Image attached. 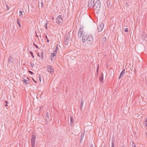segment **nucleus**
Masks as SVG:
<instances>
[{
    "instance_id": "f257e3e1",
    "label": "nucleus",
    "mask_w": 147,
    "mask_h": 147,
    "mask_svg": "<svg viewBox=\"0 0 147 147\" xmlns=\"http://www.w3.org/2000/svg\"><path fill=\"white\" fill-rule=\"evenodd\" d=\"M93 9L96 11V13L100 9L101 4L99 0H97L95 2Z\"/></svg>"
},
{
    "instance_id": "f03ea898",
    "label": "nucleus",
    "mask_w": 147,
    "mask_h": 147,
    "mask_svg": "<svg viewBox=\"0 0 147 147\" xmlns=\"http://www.w3.org/2000/svg\"><path fill=\"white\" fill-rule=\"evenodd\" d=\"M87 43L90 45H93L94 42L93 37L92 35L90 34H89L87 37Z\"/></svg>"
},
{
    "instance_id": "7ed1b4c3",
    "label": "nucleus",
    "mask_w": 147,
    "mask_h": 147,
    "mask_svg": "<svg viewBox=\"0 0 147 147\" xmlns=\"http://www.w3.org/2000/svg\"><path fill=\"white\" fill-rule=\"evenodd\" d=\"M35 133H33L32 134V138L31 139V146L32 147H35V140L36 138Z\"/></svg>"
},
{
    "instance_id": "20e7f679",
    "label": "nucleus",
    "mask_w": 147,
    "mask_h": 147,
    "mask_svg": "<svg viewBox=\"0 0 147 147\" xmlns=\"http://www.w3.org/2000/svg\"><path fill=\"white\" fill-rule=\"evenodd\" d=\"M56 23L59 25H61L63 22V20L61 15H59L57 16L56 19Z\"/></svg>"
},
{
    "instance_id": "39448f33",
    "label": "nucleus",
    "mask_w": 147,
    "mask_h": 147,
    "mask_svg": "<svg viewBox=\"0 0 147 147\" xmlns=\"http://www.w3.org/2000/svg\"><path fill=\"white\" fill-rule=\"evenodd\" d=\"M94 0H89L88 1V6L89 9H93L95 3Z\"/></svg>"
},
{
    "instance_id": "423d86ee",
    "label": "nucleus",
    "mask_w": 147,
    "mask_h": 147,
    "mask_svg": "<svg viewBox=\"0 0 147 147\" xmlns=\"http://www.w3.org/2000/svg\"><path fill=\"white\" fill-rule=\"evenodd\" d=\"M73 33L71 32H68L67 34H66L65 38L69 40L70 39L71 40H72Z\"/></svg>"
},
{
    "instance_id": "0eeeda50",
    "label": "nucleus",
    "mask_w": 147,
    "mask_h": 147,
    "mask_svg": "<svg viewBox=\"0 0 147 147\" xmlns=\"http://www.w3.org/2000/svg\"><path fill=\"white\" fill-rule=\"evenodd\" d=\"M47 70L50 73V74H52L54 71V70L53 69V67L50 65H49L47 66Z\"/></svg>"
},
{
    "instance_id": "6e6552de",
    "label": "nucleus",
    "mask_w": 147,
    "mask_h": 147,
    "mask_svg": "<svg viewBox=\"0 0 147 147\" xmlns=\"http://www.w3.org/2000/svg\"><path fill=\"white\" fill-rule=\"evenodd\" d=\"M104 26V24L103 23H101L98 26L97 28V30L99 32H101Z\"/></svg>"
},
{
    "instance_id": "1a4fd4ad",
    "label": "nucleus",
    "mask_w": 147,
    "mask_h": 147,
    "mask_svg": "<svg viewBox=\"0 0 147 147\" xmlns=\"http://www.w3.org/2000/svg\"><path fill=\"white\" fill-rule=\"evenodd\" d=\"M82 41L83 43L86 40H87V35L85 34H84L82 37Z\"/></svg>"
},
{
    "instance_id": "9d476101",
    "label": "nucleus",
    "mask_w": 147,
    "mask_h": 147,
    "mask_svg": "<svg viewBox=\"0 0 147 147\" xmlns=\"http://www.w3.org/2000/svg\"><path fill=\"white\" fill-rule=\"evenodd\" d=\"M125 69H124L121 73L119 77V79H120L121 78V77H123V75L125 74Z\"/></svg>"
},
{
    "instance_id": "9b49d317",
    "label": "nucleus",
    "mask_w": 147,
    "mask_h": 147,
    "mask_svg": "<svg viewBox=\"0 0 147 147\" xmlns=\"http://www.w3.org/2000/svg\"><path fill=\"white\" fill-rule=\"evenodd\" d=\"M80 30H78V37L79 38H80L81 37L84 32L83 31H80Z\"/></svg>"
},
{
    "instance_id": "f8f14e48",
    "label": "nucleus",
    "mask_w": 147,
    "mask_h": 147,
    "mask_svg": "<svg viewBox=\"0 0 147 147\" xmlns=\"http://www.w3.org/2000/svg\"><path fill=\"white\" fill-rule=\"evenodd\" d=\"M100 81L101 82H102L103 79V74L101 73L99 77Z\"/></svg>"
},
{
    "instance_id": "ddd939ff",
    "label": "nucleus",
    "mask_w": 147,
    "mask_h": 147,
    "mask_svg": "<svg viewBox=\"0 0 147 147\" xmlns=\"http://www.w3.org/2000/svg\"><path fill=\"white\" fill-rule=\"evenodd\" d=\"M69 40L65 38L63 41L64 44L65 45H67L69 43Z\"/></svg>"
},
{
    "instance_id": "4468645a",
    "label": "nucleus",
    "mask_w": 147,
    "mask_h": 147,
    "mask_svg": "<svg viewBox=\"0 0 147 147\" xmlns=\"http://www.w3.org/2000/svg\"><path fill=\"white\" fill-rule=\"evenodd\" d=\"M45 119L46 121L47 122L49 120V116L48 112H47L46 113V116L45 117Z\"/></svg>"
},
{
    "instance_id": "2eb2a0df",
    "label": "nucleus",
    "mask_w": 147,
    "mask_h": 147,
    "mask_svg": "<svg viewBox=\"0 0 147 147\" xmlns=\"http://www.w3.org/2000/svg\"><path fill=\"white\" fill-rule=\"evenodd\" d=\"M107 41V38L106 37H103L102 40V42L103 44H105L106 43Z\"/></svg>"
},
{
    "instance_id": "dca6fc26",
    "label": "nucleus",
    "mask_w": 147,
    "mask_h": 147,
    "mask_svg": "<svg viewBox=\"0 0 147 147\" xmlns=\"http://www.w3.org/2000/svg\"><path fill=\"white\" fill-rule=\"evenodd\" d=\"M20 19L19 18H17V24L18 25V26L20 28L21 27V25L20 23Z\"/></svg>"
},
{
    "instance_id": "f3484780",
    "label": "nucleus",
    "mask_w": 147,
    "mask_h": 147,
    "mask_svg": "<svg viewBox=\"0 0 147 147\" xmlns=\"http://www.w3.org/2000/svg\"><path fill=\"white\" fill-rule=\"evenodd\" d=\"M12 59H13V58L10 55L9 58V59H8L9 62L10 63H13V61L12 60Z\"/></svg>"
},
{
    "instance_id": "a211bd4d",
    "label": "nucleus",
    "mask_w": 147,
    "mask_h": 147,
    "mask_svg": "<svg viewBox=\"0 0 147 147\" xmlns=\"http://www.w3.org/2000/svg\"><path fill=\"white\" fill-rule=\"evenodd\" d=\"M22 81L24 83L26 84H28V82H29V80L25 79L24 80Z\"/></svg>"
},
{
    "instance_id": "6ab92c4d",
    "label": "nucleus",
    "mask_w": 147,
    "mask_h": 147,
    "mask_svg": "<svg viewBox=\"0 0 147 147\" xmlns=\"http://www.w3.org/2000/svg\"><path fill=\"white\" fill-rule=\"evenodd\" d=\"M147 36V34L145 33H143V35L141 37L143 39H145Z\"/></svg>"
},
{
    "instance_id": "aec40b11",
    "label": "nucleus",
    "mask_w": 147,
    "mask_h": 147,
    "mask_svg": "<svg viewBox=\"0 0 147 147\" xmlns=\"http://www.w3.org/2000/svg\"><path fill=\"white\" fill-rule=\"evenodd\" d=\"M82 134L81 135V136H80V143H81L82 142V140H83V136L84 135H83V136H82Z\"/></svg>"
},
{
    "instance_id": "412c9836",
    "label": "nucleus",
    "mask_w": 147,
    "mask_h": 147,
    "mask_svg": "<svg viewBox=\"0 0 147 147\" xmlns=\"http://www.w3.org/2000/svg\"><path fill=\"white\" fill-rule=\"evenodd\" d=\"M41 54V58L42 60L43 59L44 55H43V51H42V52L40 53Z\"/></svg>"
},
{
    "instance_id": "4be33fe9",
    "label": "nucleus",
    "mask_w": 147,
    "mask_h": 147,
    "mask_svg": "<svg viewBox=\"0 0 147 147\" xmlns=\"http://www.w3.org/2000/svg\"><path fill=\"white\" fill-rule=\"evenodd\" d=\"M23 16V12L22 11H20V14L19 16L20 18H22V16Z\"/></svg>"
},
{
    "instance_id": "5701e85b",
    "label": "nucleus",
    "mask_w": 147,
    "mask_h": 147,
    "mask_svg": "<svg viewBox=\"0 0 147 147\" xmlns=\"http://www.w3.org/2000/svg\"><path fill=\"white\" fill-rule=\"evenodd\" d=\"M58 50V47L57 45V46L55 47V51H54L55 53H57V51Z\"/></svg>"
},
{
    "instance_id": "b1692460",
    "label": "nucleus",
    "mask_w": 147,
    "mask_h": 147,
    "mask_svg": "<svg viewBox=\"0 0 147 147\" xmlns=\"http://www.w3.org/2000/svg\"><path fill=\"white\" fill-rule=\"evenodd\" d=\"M70 122L71 123H73L74 122V120L73 119L72 117L70 116Z\"/></svg>"
},
{
    "instance_id": "393cba45",
    "label": "nucleus",
    "mask_w": 147,
    "mask_h": 147,
    "mask_svg": "<svg viewBox=\"0 0 147 147\" xmlns=\"http://www.w3.org/2000/svg\"><path fill=\"white\" fill-rule=\"evenodd\" d=\"M123 30L126 32H127L128 31V28L126 27L123 28Z\"/></svg>"
},
{
    "instance_id": "a878e982",
    "label": "nucleus",
    "mask_w": 147,
    "mask_h": 147,
    "mask_svg": "<svg viewBox=\"0 0 147 147\" xmlns=\"http://www.w3.org/2000/svg\"><path fill=\"white\" fill-rule=\"evenodd\" d=\"M131 143L132 144V147H136L134 141H132L131 142Z\"/></svg>"
},
{
    "instance_id": "bb28decb",
    "label": "nucleus",
    "mask_w": 147,
    "mask_h": 147,
    "mask_svg": "<svg viewBox=\"0 0 147 147\" xmlns=\"http://www.w3.org/2000/svg\"><path fill=\"white\" fill-rule=\"evenodd\" d=\"M45 37L46 38L47 40V42H49V39H48V38L47 37V36L46 34H45Z\"/></svg>"
},
{
    "instance_id": "cd10ccee",
    "label": "nucleus",
    "mask_w": 147,
    "mask_h": 147,
    "mask_svg": "<svg viewBox=\"0 0 147 147\" xmlns=\"http://www.w3.org/2000/svg\"><path fill=\"white\" fill-rule=\"evenodd\" d=\"M29 53L31 54V55L32 57L33 58H34V55L33 54V53L32 52V51H29Z\"/></svg>"
},
{
    "instance_id": "c85d7f7f",
    "label": "nucleus",
    "mask_w": 147,
    "mask_h": 147,
    "mask_svg": "<svg viewBox=\"0 0 147 147\" xmlns=\"http://www.w3.org/2000/svg\"><path fill=\"white\" fill-rule=\"evenodd\" d=\"M56 53H55V52H53V53H51V54L52 55V56H55V57H56Z\"/></svg>"
},
{
    "instance_id": "c756f323",
    "label": "nucleus",
    "mask_w": 147,
    "mask_h": 147,
    "mask_svg": "<svg viewBox=\"0 0 147 147\" xmlns=\"http://www.w3.org/2000/svg\"><path fill=\"white\" fill-rule=\"evenodd\" d=\"M54 57H55L54 56H51V61H53L54 60Z\"/></svg>"
},
{
    "instance_id": "7c9ffc66",
    "label": "nucleus",
    "mask_w": 147,
    "mask_h": 147,
    "mask_svg": "<svg viewBox=\"0 0 147 147\" xmlns=\"http://www.w3.org/2000/svg\"><path fill=\"white\" fill-rule=\"evenodd\" d=\"M5 4L6 5V7L7 8V10H8L9 9V6L5 2Z\"/></svg>"
},
{
    "instance_id": "2f4dec72",
    "label": "nucleus",
    "mask_w": 147,
    "mask_h": 147,
    "mask_svg": "<svg viewBox=\"0 0 147 147\" xmlns=\"http://www.w3.org/2000/svg\"><path fill=\"white\" fill-rule=\"evenodd\" d=\"M83 103H80V109L82 110V107L83 106Z\"/></svg>"
},
{
    "instance_id": "473e14b6",
    "label": "nucleus",
    "mask_w": 147,
    "mask_h": 147,
    "mask_svg": "<svg viewBox=\"0 0 147 147\" xmlns=\"http://www.w3.org/2000/svg\"><path fill=\"white\" fill-rule=\"evenodd\" d=\"M33 45H34L35 46V47L37 49H39V47H38V46L36 45V44H35L34 43H33Z\"/></svg>"
},
{
    "instance_id": "72a5a7b5",
    "label": "nucleus",
    "mask_w": 147,
    "mask_h": 147,
    "mask_svg": "<svg viewBox=\"0 0 147 147\" xmlns=\"http://www.w3.org/2000/svg\"><path fill=\"white\" fill-rule=\"evenodd\" d=\"M28 72L31 75H33L34 74V73L30 71H28Z\"/></svg>"
},
{
    "instance_id": "f704fd0d",
    "label": "nucleus",
    "mask_w": 147,
    "mask_h": 147,
    "mask_svg": "<svg viewBox=\"0 0 147 147\" xmlns=\"http://www.w3.org/2000/svg\"><path fill=\"white\" fill-rule=\"evenodd\" d=\"M111 147H114V141H112V146Z\"/></svg>"
},
{
    "instance_id": "c9c22d12",
    "label": "nucleus",
    "mask_w": 147,
    "mask_h": 147,
    "mask_svg": "<svg viewBox=\"0 0 147 147\" xmlns=\"http://www.w3.org/2000/svg\"><path fill=\"white\" fill-rule=\"evenodd\" d=\"M47 22L45 24V28H46V30H47V28H48L47 27Z\"/></svg>"
},
{
    "instance_id": "e433bc0d",
    "label": "nucleus",
    "mask_w": 147,
    "mask_h": 147,
    "mask_svg": "<svg viewBox=\"0 0 147 147\" xmlns=\"http://www.w3.org/2000/svg\"><path fill=\"white\" fill-rule=\"evenodd\" d=\"M40 5L41 6V8H42L43 7L44 5L43 2H41Z\"/></svg>"
},
{
    "instance_id": "4c0bfd02",
    "label": "nucleus",
    "mask_w": 147,
    "mask_h": 147,
    "mask_svg": "<svg viewBox=\"0 0 147 147\" xmlns=\"http://www.w3.org/2000/svg\"><path fill=\"white\" fill-rule=\"evenodd\" d=\"M83 28V27L82 26H81L80 27V29L79 30H80V31H83L82 30Z\"/></svg>"
},
{
    "instance_id": "58836bf2",
    "label": "nucleus",
    "mask_w": 147,
    "mask_h": 147,
    "mask_svg": "<svg viewBox=\"0 0 147 147\" xmlns=\"http://www.w3.org/2000/svg\"><path fill=\"white\" fill-rule=\"evenodd\" d=\"M145 124L146 126L147 127V118L146 119V121L145 122Z\"/></svg>"
},
{
    "instance_id": "ea45409f",
    "label": "nucleus",
    "mask_w": 147,
    "mask_h": 147,
    "mask_svg": "<svg viewBox=\"0 0 147 147\" xmlns=\"http://www.w3.org/2000/svg\"><path fill=\"white\" fill-rule=\"evenodd\" d=\"M34 65V63H30V66L32 67H33Z\"/></svg>"
},
{
    "instance_id": "a19ab883",
    "label": "nucleus",
    "mask_w": 147,
    "mask_h": 147,
    "mask_svg": "<svg viewBox=\"0 0 147 147\" xmlns=\"http://www.w3.org/2000/svg\"><path fill=\"white\" fill-rule=\"evenodd\" d=\"M125 5H126V7H128L129 6V4L127 3H126L125 4Z\"/></svg>"
},
{
    "instance_id": "79ce46f5",
    "label": "nucleus",
    "mask_w": 147,
    "mask_h": 147,
    "mask_svg": "<svg viewBox=\"0 0 147 147\" xmlns=\"http://www.w3.org/2000/svg\"><path fill=\"white\" fill-rule=\"evenodd\" d=\"M35 33H36V37H37L38 38V35H37V33H36V31H35Z\"/></svg>"
},
{
    "instance_id": "37998d69",
    "label": "nucleus",
    "mask_w": 147,
    "mask_h": 147,
    "mask_svg": "<svg viewBox=\"0 0 147 147\" xmlns=\"http://www.w3.org/2000/svg\"><path fill=\"white\" fill-rule=\"evenodd\" d=\"M39 79L40 81V82L41 81V77L40 76L39 77Z\"/></svg>"
},
{
    "instance_id": "c03bdc74",
    "label": "nucleus",
    "mask_w": 147,
    "mask_h": 147,
    "mask_svg": "<svg viewBox=\"0 0 147 147\" xmlns=\"http://www.w3.org/2000/svg\"><path fill=\"white\" fill-rule=\"evenodd\" d=\"M90 147H93V145L91 144L90 146Z\"/></svg>"
},
{
    "instance_id": "a18cd8bd",
    "label": "nucleus",
    "mask_w": 147,
    "mask_h": 147,
    "mask_svg": "<svg viewBox=\"0 0 147 147\" xmlns=\"http://www.w3.org/2000/svg\"><path fill=\"white\" fill-rule=\"evenodd\" d=\"M81 103H83V99L81 100Z\"/></svg>"
},
{
    "instance_id": "49530a36",
    "label": "nucleus",
    "mask_w": 147,
    "mask_h": 147,
    "mask_svg": "<svg viewBox=\"0 0 147 147\" xmlns=\"http://www.w3.org/2000/svg\"><path fill=\"white\" fill-rule=\"evenodd\" d=\"M32 80H33L36 83H37V82H36V81H35L34 79L33 78H32Z\"/></svg>"
},
{
    "instance_id": "de8ad7c7",
    "label": "nucleus",
    "mask_w": 147,
    "mask_h": 147,
    "mask_svg": "<svg viewBox=\"0 0 147 147\" xmlns=\"http://www.w3.org/2000/svg\"><path fill=\"white\" fill-rule=\"evenodd\" d=\"M42 106H40V110H41V109L42 108Z\"/></svg>"
},
{
    "instance_id": "09e8293b",
    "label": "nucleus",
    "mask_w": 147,
    "mask_h": 147,
    "mask_svg": "<svg viewBox=\"0 0 147 147\" xmlns=\"http://www.w3.org/2000/svg\"><path fill=\"white\" fill-rule=\"evenodd\" d=\"M5 102L6 104H7L8 103L7 101V100L5 101Z\"/></svg>"
},
{
    "instance_id": "8fccbe9b",
    "label": "nucleus",
    "mask_w": 147,
    "mask_h": 147,
    "mask_svg": "<svg viewBox=\"0 0 147 147\" xmlns=\"http://www.w3.org/2000/svg\"><path fill=\"white\" fill-rule=\"evenodd\" d=\"M37 55H38V56L39 57H40V55L39 54V53H38V54H37Z\"/></svg>"
},
{
    "instance_id": "3c124183",
    "label": "nucleus",
    "mask_w": 147,
    "mask_h": 147,
    "mask_svg": "<svg viewBox=\"0 0 147 147\" xmlns=\"http://www.w3.org/2000/svg\"><path fill=\"white\" fill-rule=\"evenodd\" d=\"M7 106H8V105H7V104H5V107H7Z\"/></svg>"
},
{
    "instance_id": "603ef678",
    "label": "nucleus",
    "mask_w": 147,
    "mask_h": 147,
    "mask_svg": "<svg viewBox=\"0 0 147 147\" xmlns=\"http://www.w3.org/2000/svg\"><path fill=\"white\" fill-rule=\"evenodd\" d=\"M97 73H98V69H97Z\"/></svg>"
},
{
    "instance_id": "864d4df0",
    "label": "nucleus",
    "mask_w": 147,
    "mask_h": 147,
    "mask_svg": "<svg viewBox=\"0 0 147 147\" xmlns=\"http://www.w3.org/2000/svg\"><path fill=\"white\" fill-rule=\"evenodd\" d=\"M54 19V18L53 17H52V19L53 20Z\"/></svg>"
},
{
    "instance_id": "5fc2aeb1",
    "label": "nucleus",
    "mask_w": 147,
    "mask_h": 147,
    "mask_svg": "<svg viewBox=\"0 0 147 147\" xmlns=\"http://www.w3.org/2000/svg\"><path fill=\"white\" fill-rule=\"evenodd\" d=\"M99 65H98V67H97V69H99Z\"/></svg>"
},
{
    "instance_id": "6e6d98bb",
    "label": "nucleus",
    "mask_w": 147,
    "mask_h": 147,
    "mask_svg": "<svg viewBox=\"0 0 147 147\" xmlns=\"http://www.w3.org/2000/svg\"><path fill=\"white\" fill-rule=\"evenodd\" d=\"M146 78H147V76ZM146 84H147V80H146Z\"/></svg>"
},
{
    "instance_id": "4d7b16f0",
    "label": "nucleus",
    "mask_w": 147,
    "mask_h": 147,
    "mask_svg": "<svg viewBox=\"0 0 147 147\" xmlns=\"http://www.w3.org/2000/svg\"><path fill=\"white\" fill-rule=\"evenodd\" d=\"M39 36H40V37H41V35H40Z\"/></svg>"
},
{
    "instance_id": "13d9d810",
    "label": "nucleus",
    "mask_w": 147,
    "mask_h": 147,
    "mask_svg": "<svg viewBox=\"0 0 147 147\" xmlns=\"http://www.w3.org/2000/svg\"><path fill=\"white\" fill-rule=\"evenodd\" d=\"M122 147H124L123 146H122Z\"/></svg>"
},
{
    "instance_id": "bf43d9fd",
    "label": "nucleus",
    "mask_w": 147,
    "mask_h": 147,
    "mask_svg": "<svg viewBox=\"0 0 147 147\" xmlns=\"http://www.w3.org/2000/svg\"><path fill=\"white\" fill-rule=\"evenodd\" d=\"M105 147H106L105 146Z\"/></svg>"
}]
</instances>
